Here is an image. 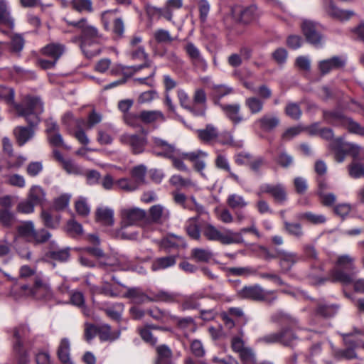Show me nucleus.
I'll return each instance as SVG.
<instances>
[{"instance_id":"obj_63","label":"nucleus","mask_w":364,"mask_h":364,"mask_svg":"<svg viewBox=\"0 0 364 364\" xmlns=\"http://www.w3.org/2000/svg\"><path fill=\"white\" fill-rule=\"evenodd\" d=\"M266 163L267 161L263 156H252L248 166L253 172L259 174L262 168L266 164Z\"/></svg>"},{"instance_id":"obj_8","label":"nucleus","mask_w":364,"mask_h":364,"mask_svg":"<svg viewBox=\"0 0 364 364\" xmlns=\"http://www.w3.org/2000/svg\"><path fill=\"white\" fill-rule=\"evenodd\" d=\"M262 193L270 195L274 201L279 205H283L288 199L287 190L284 186L281 183L275 185L266 183L261 186L257 195L261 196Z\"/></svg>"},{"instance_id":"obj_26","label":"nucleus","mask_w":364,"mask_h":364,"mask_svg":"<svg viewBox=\"0 0 364 364\" xmlns=\"http://www.w3.org/2000/svg\"><path fill=\"white\" fill-rule=\"evenodd\" d=\"M132 59H144V63L139 65H134L129 68L132 71L135 73L144 68H150L151 67V61L149 59L148 54L145 53L143 47H139L132 53Z\"/></svg>"},{"instance_id":"obj_37","label":"nucleus","mask_w":364,"mask_h":364,"mask_svg":"<svg viewBox=\"0 0 364 364\" xmlns=\"http://www.w3.org/2000/svg\"><path fill=\"white\" fill-rule=\"evenodd\" d=\"M198 135L201 141L208 143L218 138V131L213 125L208 124L205 129L198 131Z\"/></svg>"},{"instance_id":"obj_57","label":"nucleus","mask_w":364,"mask_h":364,"mask_svg":"<svg viewBox=\"0 0 364 364\" xmlns=\"http://www.w3.org/2000/svg\"><path fill=\"white\" fill-rule=\"evenodd\" d=\"M65 230L72 237L80 235L83 232L81 224L75 221L74 219H70L67 222Z\"/></svg>"},{"instance_id":"obj_20","label":"nucleus","mask_w":364,"mask_h":364,"mask_svg":"<svg viewBox=\"0 0 364 364\" xmlns=\"http://www.w3.org/2000/svg\"><path fill=\"white\" fill-rule=\"evenodd\" d=\"M30 328L26 325H20L14 328V350H18L23 348L26 338L30 334Z\"/></svg>"},{"instance_id":"obj_17","label":"nucleus","mask_w":364,"mask_h":364,"mask_svg":"<svg viewBox=\"0 0 364 364\" xmlns=\"http://www.w3.org/2000/svg\"><path fill=\"white\" fill-rule=\"evenodd\" d=\"M259 129L269 132L277 128L280 124V119L277 114L266 113L256 121Z\"/></svg>"},{"instance_id":"obj_39","label":"nucleus","mask_w":364,"mask_h":364,"mask_svg":"<svg viewBox=\"0 0 364 364\" xmlns=\"http://www.w3.org/2000/svg\"><path fill=\"white\" fill-rule=\"evenodd\" d=\"M97 221L106 225H112L114 223V212L112 209L100 208L96 211Z\"/></svg>"},{"instance_id":"obj_36","label":"nucleus","mask_w":364,"mask_h":364,"mask_svg":"<svg viewBox=\"0 0 364 364\" xmlns=\"http://www.w3.org/2000/svg\"><path fill=\"white\" fill-rule=\"evenodd\" d=\"M245 106L251 114H257L262 112L264 102L257 97H249L245 100Z\"/></svg>"},{"instance_id":"obj_60","label":"nucleus","mask_w":364,"mask_h":364,"mask_svg":"<svg viewBox=\"0 0 364 364\" xmlns=\"http://www.w3.org/2000/svg\"><path fill=\"white\" fill-rule=\"evenodd\" d=\"M338 309V306L337 305L319 304L316 312L323 317H331L336 314Z\"/></svg>"},{"instance_id":"obj_30","label":"nucleus","mask_w":364,"mask_h":364,"mask_svg":"<svg viewBox=\"0 0 364 364\" xmlns=\"http://www.w3.org/2000/svg\"><path fill=\"white\" fill-rule=\"evenodd\" d=\"M65 51V46L60 43H50L42 49V53L58 61Z\"/></svg>"},{"instance_id":"obj_22","label":"nucleus","mask_w":364,"mask_h":364,"mask_svg":"<svg viewBox=\"0 0 364 364\" xmlns=\"http://www.w3.org/2000/svg\"><path fill=\"white\" fill-rule=\"evenodd\" d=\"M124 297L132 299L133 302L136 304L152 301L151 297L149 296L139 287L128 288Z\"/></svg>"},{"instance_id":"obj_59","label":"nucleus","mask_w":364,"mask_h":364,"mask_svg":"<svg viewBox=\"0 0 364 364\" xmlns=\"http://www.w3.org/2000/svg\"><path fill=\"white\" fill-rule=\"evenodd\" d=\"M183 241V237L179 236L171 235L164 238L161 241V245L166 250L177 248Z\"/></svg>"},{"instance_id":"obj_34","label":"nucleus","mask_w":364,"mask_h":364,"mask_svg":"<svg viewBox=\"0 0 364 364\" xmlns=\"http://www.w3.org/2000/svg\"><path fill=\"white\" fill-rule=\"evenodd\" d=\"M178 97L179 99L180 105L182 107L191 112L195 116L205 115V109H196L195 105H190L188 103V96L183 90L178 92Z\"/></svg>"},{"instance_id":"obj_14","label":"nucleus","mask_w":364,"mask_h":364,"mask_svg":"<svg viewBox=\"0 0 364 364\" xmlns=\"http://www.w3.org/2000/svg\"><path fill=\"white\" fill-rule=\"evenodd\" d=\"M346 63L344 58L333 56L318 63V68L322 75H325L333 70L343 68Z\"/></svg>"},{"instance_id":"obj_41","label":"nucleus","mask_w":364,"mask_h":364,"mask_svg":"<svg viewBox=\"0 0 364 364\" xmlns=\"http://www.w3.org/2000/svg\"><path fill=\"white\" fill-rule=\"evenodd\" d=\"M279 334H282V339L279 340V343L284 346L292 348L294 342L298 339V336L290 328H283L279 331Z\"/></svg>"},{"instance_id":"obj_15","label":"nucleus","mask_w":364,"mask_h":364,"mask_svg":"<svg viewBox=\"0 0 364 364\" xmlns=\"http://www.w3.org/2000/svg\"><path fill=\"white\" fill-rule=\"evenodd\" d=\"M184 50L191 59L192 63L203 70L207 67L206 61L203 58L199 49L191 42H188L184 46Z\"/></svg>"},{"instance_id":"obj_64","label":"nucleus","mask_w":364,"mask_h":364,"mask_svg":"<svg viewBox=\"0 0 364 364\" xmlns=\"http://www.w3.org/2000/svg\"><path fill=\"white\" fill-rule=\"evenodd\" d=\"M343 127H345L350 132L364 135V127L356 122H354L351 118L347 117Z\"/></svg>"},{"instance_id":"obj_45","label":"nucleus","mask_w":364,"mask_h":364,"mask_svg":"<svg viewBox=\"0 0 364 364\" xmlns=\"http://www.w3.org/2000/svg\"><path fill=\"white\" fill-rule=\"evenodd\" d=\"M104 42H90L89 46L84 47V43H80V48L84 55L87 58H91L99 55L102 50V44Z\"/></svg>"},{"instance_id":"obj_44","label":"nucleus","mask_w":364,"mask_h":364,"mask_svg":"<svg viewBox=\"0 0 364 364\" xmlns=\"http://www.w3.org/2000/svg\"><path fill=\"white\" fill-rule=\"evenodd\" d=\"M296 218L299 220H306L314 225L324 223L326 220L323 215H316L311 212L300 213L296 215Z\"/></svg>"},{"instance_id":"obj_28","label":"nucleus","mask_w":364,"mask_h":364,"mask_svg":"<svg viewBox=\"0 0 364 364\" xmlns=\"http://www.w3.org/2000/svg\"><path fill=\"white\" fill-rule=\"evenodd\" d=\"M139 117L142 122L151 124L156 122H164L166 117L159 110H143L139 113Z\"/></svg>"},{"instance_id":"obj_43","label":"nucleus","mask_w":364,"mask_h":364,"mask_svg":"<svg viewBox=\"0 0 364 364\" xmlns=\"http://www.w3.org/2000/svg\"><path fill=\"white\" fill-rule=\"evenodd\" d=\"M41 218L44 225L51 229L58 228L61 219L60 215H52L48 211L46 210H43L41 211Z\"/></svg>"},{"instance_id":"obj_13","label":"nucleus","mask_w":364,"mask_h":364,"mask_svg":"<svg viewBox=\"0 0 364 364\" xmlns=\"http://www.w3.org/2000/svg\"><path fill=\"white\" fill-rule=\"evenodd\" d=\"M277 258L279 259V264L283 273L289 272L299 260V257L296 253L281 249Z\"/></svg>"},{"instance_id":"obj_35","label":"nucleus","mask_w":364,"mask_h":364,"mask_svg":"<svg viewBox=\"0 0 364 364\" xmlns=\"http://www.w3.org/2000/svg\"><path fill=\"white\" fill-rule=\"evenodd\" d=\"M46 193L40 186H33L28 193V198L36 205H42L46 201Z\"/></svg>"},{"instance_id":"obj_33","label":"nucleus","mask_w":364,"mask_h":364,"mask_svg":"<svg viewBox=\"0 0 364 364\" xmlns=\"http://www.w3.org/2000/svg\"><path fill=\"white\" fill-rule=\"evenodd\" d=\"M57 354L62 364H73L70 358V342L68 338L60 341Z\"/></svg>"},{"instance_id":"obj_53","label":"nucleus","mask_w":364,"mask_h":364,"mask_svg":"<svg viewBox=\"0 0 364 364\" xmlns=\"http://www.w3.org/2000/svg\"><path fill=\"white\" fill-rule=\"evenodd\" d=\"M193 105L196 109H206V101L207 97L206 93L203 89H197L195 90L193 96Z\"/></svg>"},{"instance_id":"obj_48","label":"nucleus","mask_w":364,"mask_h":364,"mask_svg":"<svg viewBox=\"0 0 364 364\" xmlns=\"http://www.w3.org/2000/svg\"><path fill=\"white\" fill-rule=\"evenodd\" d=\"M14 90L11 87H0V100L4 101L7 105H12L15 108V105H18L14 102ZM24 100L20 105H23Z\"/></svg>"},{"instance_id":"obj_7","label":"nucleus","mask_w":364,"mask_h":364,"mask_svg":"<svg viewBox=\"0 0 364 364\" xmlns=\"http://www.w3.org/2000/svg\"><path fill=\"white\" fill-rule=\"evenodd\" d=\"M335 160L338 163L344 161L346 154L350 155L353 159H356L358 154H362V147L353 143L343 141L338 139L335 141Z\"/></svg>"},{"instance_id":"obj_21","label":"nucleus","mask_w":364,"mask_h":364,"mask_svg":"<svg viewBox=\"0 0 364 364\" xmlns=\"http://www.w3.org/2000/svg\"><path fill=\"white\" fill-rule=\"evenodd\" d=\"M238 14L240 21L243 23H249L257 20L260 14L255 5H250L247 7H239Z\"/></svg>"},{"instance_id":"obj_61","label":"nucleus","mask_w":364,"mask_h":364,"mask_svg":"<svg viewBox=\"0 0 364 364\" xmlns=\"http://www.w3.org/2000/svg\"><path fill=\"white\" fill-rule=\"evenodd\" d=\"M239 357L243 364H256V355L250 347H247L240 354Z\"/></svg>"},{"instance_id":"obj_4","label":"nucleus","mask_w":364,"mask_h":364,"mask_svg":"<svg viewBox=\"0 0 364 364\" xmlns=\"http://www.w3.org/2000/svg\"><path fill=\"white\" fill-rule=\"evenodd\" d=\"M203 236L210 241H218L223 245L239 244L243 242L240 233L230 229L220 232L216 227L210 223H205L201 229Z\"/></svg>"},{"instance_id":"obj_47","label":"nucleus","mask_w":364,"mask_h":364,"mask_svg":"<svg viewBox=\"0 0 364 364\" xmlns=\"http://www.w3.org/2000/svg\"><path fill=\"white\" fill-rule=\"evenodd\" d=\"M191 257L197 262H208L213 257V253L203 248H194L191 250Z\"/></svg>"},{"instance_id":"obj_42","label":"nucleus","mask_w":364,"mask_h":364,"mask_svg":"<svg viewBox=\"0 0 364 364\" xmlns=\"http://www.w3.org/2000/svg\"><path fill=\"white\" fill-rule=\"evenodd\" d=\"M226 203L232 210L243 209L248 205V202L245 200L243 196L236 193L229 195Z\"/></svg>"},{"instance_id":"obj_52","label":"nucleus","mask_w":364,"mask_h":364,"mask_svg":"<svg viewBox=\"0 0 364 364\" xmlns=\"http://www.w3.org/2000/svg\"><path fill=\"white\" fill-rule=\"evenodd\" d=\"M72 8L77 12H92L93 11L92 2L91 0H72L70 1Z\"/></svg>"},{"instance_id":"obj_9","label":"nucleus","mask_w":364,"mask_h":364,"mask_svg":"<svg viewBox=\"0 0 364 364\" xmlns=\"http://www.w3.org/2000/svg\"><path fill=\"white\" fill-rule=\"evenodd\" d=\"M322 9L327 16L340 21H348L355 14L353 11L339 9L333 0H322Z\"/></svg>"},{"instance_id":"obj_16","label":"nucleus","mask_w":364,"mask_h":364,"mask_svg":"<svg viewBox=\"0 0 364 364\" xmlns=\"http://www.w3.org/2000/svg\"><path fill=\"white\" fill-rule=\"evenodd\" d=\"M301 28L306 41L317 46L321 44V35L317 31L316 24L311 21H304Z\"/></svg>"},{"instance_id":"obj_29","label":"nucleus","mask_w":364,"mask_h":364,"mask_svg":"<svg viewBox=\"0 0 364 364\" xmlns=\"http://www.w3.org/2000/svg\"><path fill=\"white\" fill-rule=\"evenodd\" d=\"M156 350L157 358L155 364H172L173 353L168 346H159Z\"/></svg>"},{"instance_id":"obj_50","label":"nucleus","mask_w":364,"mask_h":364,"mask_svg":"<svg viewBox=\"0 0 364 364\" xmlns=\"http://www.w3.org/2000/svg\"><path fill=\"white\" fill-rule=\"evenodd\" d=\"M225 272L228 276L247 277L255 274V270L251 267H227Z\"/></svg>"},{"instance_id":"obj_46","label":"nucleus","mask_w":364,"mask_h":364,"mask_svg":"<svg viewBox=\"0 0 364 364\" xmlns=\"http://www.w3.org/2000/svg\"><path fill=\"white\" fill-rule=\"evenodd\" d=\"M284 228L288 234L296 238H300L304 235L302 226L299 223H290L284 220Z\"/></svg>"},{"instance_id":"obj_19","label":"nucleus","mask_w":364,"mask_h":364,"mask_svg":"<svg viewBox=\"0 0 364 364\" xmlns=\"http://www.w3.org/2000/svg\"><path fill=\"white\" fill-rule=\"evenodd\" d=\"M98 337L101 341L113 342L117 340L121 335L119 330L112 331L111 326L107 323L98 325Z\"/></svg>"},{"instance_id":"obj_31","label":"nucleus","mask_w":364,"mask_h":364,"mask_svg":"<svg viewBox=\"0 0 364 364\" xmlns=\"http://www.w3.org/2000/svg\"><path fill=\"white\" fill-rule=\"evenodd\" d=\"M187 235L193 240H199L201 237V230L198 223V217L189 218L185 227Z\"/></svg>"},{"instance_id":"obj_38","label":"nucleus","mask_w":364,"mask_h":364,"mask_svg":"<svg viewBox=\"0 0 364 364\" xmlns=\"http://www.w3.org/2000/svg\"><path fill=\"white\" fill-rule=\"evenodd\" d=\"M215 164L218 168L227 171L229 173V176L235 182L237 183H240L239 176L231 171L229 162L225 156L218 154L215 159Z\"/></svg>"},{"instance_id":"obj_49","label":"nucleus","mask_w":364,"mask_h":364,"mask_svg":"<svg viewBox=\"0 0 364 364\" xmlns=\"http://www.w3.org/2000/svg\"><path fill=\"white\" fill-rule=\"evenodd\" d=\"M50 237L51 234L46 229L42 228L39 230L34 229L30 242L35 244H42L48 241Z\"/></svg>"},{"instance_id":"obj_1","label":"nucleus","mask_w":364,"mask_h":364,"mask_svg":"<svg viewBox=\"0 0 364 364\" xmlns=\"http://www.w3.org/2000/svg\"><path fill=\"white\" fill-rule=\"evenodd\" d=\"M18 116L22 117L28 127L18 126L14 129V134L19 146L24 145L35 134L41 122L40 115L43 112V104L38 97L26 96L23 105H15Z\"/></svg>"},{"instance_id":"obj_25","label":"nucleus","mask_w":364,"mask_h":364,"mask_svg":"<svg viewBox=\"0 0 364 364\" xmlns=\"http://www.w3.org/2000/svg\"><path fill=\"white\" fill-rule=\"evenodd\" d=\"M152 141L154 148L161 149V151L158 154L159 156H163L166 158L172 157V154H174L176 152L175 146L173 144H169L166 140L159 137H153Z\"/></svg>"},{"instance_id":"obj_27","label":"nucleus","mask_w":364,"mask_h":364,"mask_svg":"<svg viewBox=\"0 0 364 364\" xmlns=\"http://www.w3.org/2000/svg\"><path fill=\"white\" fill-rule=\"evenodd\" d=\"M177 258L178 255H168L156 258L151 264V269L159 271L173 267L176 264Z\"/></svg>"},{"instance_id":"obj_32","label":"nucleus","mask_w":364,"mask_h":364,"mask_svg":"<svg viewBox=\"0 0 364 364\" xmlns=\"http://www.w3.org/2000/svg\"><path fill=\"white\" fill-rule=\"evenodd\" d=\"M146 171L147 168L143 164L136 166L130 171L131 178L138 188L146 183Z\"/></svg>"},{"instance_id":"obj_6","label":"nucleus","mask_w":364,"mask_h":364,"mask_svg":"<svg viewBox=\"0 0 364 364\" xmlns=\"http://www.w3.org/2000/svg\"><path fill=\"white\" fill-rule=\"evenodd\" d=\"M67 23L75 28L81 30V43H84V47L89 46L90 42H105V38L101 34L98 29L87 23V19L82 18L77 21L65 20Z\"/></svg>"},{"instance_id":"obj_18","label":"nucleus","mask_w":364,"mask_h":364,"mask_svg":"<svg viewBox=\"0 0 364 364\" xmlns=\"http://www.w3.org/2000/svg\"><path fill=\"white\" fill-rule=\"evenodd\" d=\"M348 174L353 178L364 177V149L362 148V154H358L356 159L348 166Z\"/></svg>"},{"instance_id":"obj_62","label":"nucleus","mask_w":364,"mask_h":364,"mask_svg":"<svg viewBox=\"0 0 364 364\" xmlns=\"http://www.w3.org/2000/svg\"><path fill=\"white\" fill-rule=\"evenodd\" d=\"M115 183L119 188L127 192H132L139 188L132 178H122L117 181Z\"/></svg>"},{"instance_id":"obj_40","label":"nucleus","mask_w":364,"mask_h":364,"mask_svg":"<svg viewBox=\"0 0 364 364\" xmlns=\"http://www.w3.org/2000/svg\"><path fill=\"white\" fill-rule=\"evenodd\" d=\"M0 24L7 26L9 28L14 27V20L11 16L4 0H0Z\"/></svg>"},{"instance_id":"obj_12","label":"nucleus","mask_w":364,"mask_h":364,"mask_svg":"<svg viewBox=\"0 0 364 364\" xmlns=\"http://www.w3.org/2000/svg\"><path fill=\"white\" fill-rule=\"evenodd\" d=\"M170 216L169 211L160 204L152 205L149 209L147 226L151 223L161 224L168 220Z\"/></svg>"},{"instance_id":"obj_2","label":"nucleus","mask_w":364,"mask_h":364,"mask_svg":"<svg viewBox=\"0 0 364 364\" xmlns=\"http://www.w3.org/2000/svg\"><path fill=\"white\" fill-rule=\"evenodd\" d=\"M358 272L353 257L348 255H341L338 257L336 267L328 272L326 277L320 278L318 283L331 282L345 286L353 284L355 291L364 294V279L356 280Z\"/></svg>"},{"instance_id":"obj_10","label":"nucleus","mask_w":364,"mask_h":364,"mask_svg":"<svg viewBox=\"0 0 364 364\" xmlns=\"http://www.w3.org/2000/svg\"><path fill=\"white\" fill-rule=\"evenodd\" d=\"M119 141L123 144L129 145L134 154L142 153L146 144V139L136 134H122L119 138Z\"/></svg>"},{"instance_id":"obj_24","label":"nucleus","mask_w":364,"mask_h":364,"mask_svg":"<svg viewBox=\"0 0 364 364\" xmlns=\"http://www.w3.org/2000/svg\"><path fill=\"white\" fill-rule=\"evenodd\" d=\"M31 294L36 299H47L51 296L50 288L48 284L43 282L41 279H36L33 288L31 289Z\"/></svg>"},{"instance_id":"obj_23","label":"nucleus","mask_w":364,"mask_h":364,"mask_svg":"<svg viewBox=\"0 0 364 364\" xmlns=\"http://www.w3.org/2000/svg\"><path fill=\"white\" fill-rule=\"evenodd\" d=\"M323 119L328 124L343 126L347 117L339 110H323Z\"/></svg>"},{"instance_id":"obj_58","label":"nucleus","mask_w":364,"mask_h":364,"mask_svg":"<svg viewBox=\"0 0 364 364\" xmlns=\"http://www.w3.org/2000/svg\"><path fill=\"white\" fill-rule=\"evenodd\" d=\"M124 305L121 303L114 304L112 307L106 308L104 309L107 316L114 321H119L122 317V311Z\"/></svg>"},{"instance_id":"obj_5","label":"nucleus","mask_w":364,"mask_h":364,"mask_svg":"<svg viewBox=\"0 0 364 364\" xmlns=\"http://www.w3.org/2000/svg\"><path fill=\"white\" fill-rule=\"evenodd\" d=\"M237 295L241 299L264 301L269 304L277 299L274 291H267L259 284L245 286L237 291Z\"/></svg>"},{"instance_id":"obj_56","label":"nucleus","mask_w":364,"mask_h":364,"mask_svg":"<svg viewBox=\"0 0 364 364\" xmlns=\"http://www.w3.org/2000/svg\"><path fill=\"white\" fill-rule=\"evenodd\" d=\"M173 319L176 321L177 327L182 330H191L194 331L196 324L192 317L180 318L173 316Z\"/></svg>"},{"instance_id":"obj_11","label":"nucleus","mask_w":364,"mask_h":364,"mask_svg":"<svg viewBox=\"0 0 364 364\" xmlns=\"http://www.w3.org/2000/svg\"><path fill=\"white\" fill-rule=\"evenodd\" d=\"M219 106L225 116L234 125H237L245 120L241 113V106L240 104H219Z\"/></svg>"},{"instance_id":"obj_54","label":"nucleus","mask_w":364,"mask_h":364,"mask_svg":"<svg viewBox=\"0 0 364 364\" xmlns=\"http://www.w3.org/2000/svg\"><path fill=\"white\" fill-rule=\"evenodd\" d=\"M16 221L14 214L8 209H0V223L4 228H11Z\"/></svg>"},{"instance_id":"obj_3","label":"nucleus","mask_w":364,"mask_h":364,"mask_svg":"<svg viewBox=\"0 0 364 364\" xmlns=\"http://www.w3.org/2000/svg\"><path fill=\"white\" fill-rule=\"evenodd\" d=\"M147 213L139 208H124L121 210V228L122 237L124 239L135 240L138 234L136 232L127 234L124 230L129 226L139 225L147 226Z\"/></svg>"},{"instance_id":"obj_51","label":"nucleus","mask_w":364,"mask_h":364,"mask_svg":"<svg viewBox=\"0 0 364 364\" xmlns=\"http://www.w3.org/2000/svg\"><path fill=\"white\" fill-rule=\"evenodd\" d=\"M61 166L62 168L68 174H73L75 176L84 174L82 168L71 159H66L65 161H63Z\"/></svg>"},{"instance_id":"obj_55","label":"nucleus","mask_w":364,"mask_h":364,"mask_svg":"<svg viewBox=\"0 0 364 364\" xmlns=\"http://www.w3.org/2000/svg\"><path fill=\"white\" fill-rule=\"evenodd\" d=\"M34 229V225L31 221L24 222L17 227L18 235L20 237L26 238L29 242L32 237Z\"/></svg>"}]
</instances>
